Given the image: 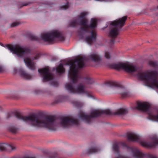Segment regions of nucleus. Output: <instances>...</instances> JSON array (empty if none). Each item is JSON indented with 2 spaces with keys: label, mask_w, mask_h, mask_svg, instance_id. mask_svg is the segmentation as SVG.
<instances>
[{
  "label": "nucleus",
  "mask_w": 158,
  "mask_h": 158,
  "mask_svg": "<svg viewBox=\"0 0 158 158\" xmlns=\"http://www.w3.org/2000/svg\"><path fill=\"white\" fill-rule=\"evenodd\" d=\"M15 116L19 120L28 122L31 126L44 127L51 131H56L59 125L66 128L72 125L79 124L78 120L69 117L57 118L53 116H40L33 114L24 116L19 113H16Z\"/></svg>",
  "instance_id": "obj_1"
},
{
  "label": "nucleus",
  "mask_w": 158,
  "mask_h": 158,
  "mask_svg": "<svg viewBox=\"0 0 158 158\" xmlns=\"http://www.w3.org/2000/svg\"><path fill=\"white\" fill-rule=\"evenodd\" d=\"M85 59L83 57L77 58L73 60H70L67 63L70 65L68 77L72 83H68L65 85L66 89L70 93L73 94H85L89 98H93V96L91 92L85 90L86 86L83 82L79 83L75 87V84L78 82L81 76L78 73V69L83 68L85 65Z\"/></svg>",
  "instance_id": "obj_2"
},
{
  "label": "nucleus",
  "mask_w": 158,
  "mask_h": 158,
  "mask_svg": "<svg viewBox=\"0 0 158 158\" xmlns=\"http://www.w3.org/2000/svg\"><path fill=\"white\" fill-rule=\"evenodd\" d=\"M87 14L85 12L81 13L77 16L78 19H74L70 22L69 26L70 27H75L77 25H81L82 27L79 28V30L77 31L78 35L80 38L83 39L84 38L85 32H88L89 29L91 28L92 30H94L97 26V19L94 18H92L89 25L87 24L88 20L85 18V16Z\"/></svg>",
  "instance_id": "obj_3"
},
{
  "label": "nucleus",
  "mask_w": 158,
  "mask_h": 158,
  "mask_svg": "<svg viewBox=\"0 0 158 158\" xmlns=\"http://www.w3.org/2000/svg\"><path fill=\"white\" fill-rule=\"evenodd\" d=\"M128 113L127 109L123 108L117 110L114 113H113L109 109L104 110H95L92 111L89 115L86 114L83 112H81L79 114V117L86 123L89 124L93 121L94 118H97L102 114H114L122 116L125 115Z\"/></svg>",
  "instance_id": "obj_4"
},
{
  "label": "nucleus",
  "mask_w": 158,
  "mask_h": 158,
  "mask_svg": "<svg viewBox=\"0 0 158 158\" xmlns=\"http://www.w3.org/2000/svg\"><path fill=\"white\" fill-rule=\"evenodd\" d=\"M136 76L139 80L145 81L147 86L158 89V72H157L155 71H139Z\"/></svg>",
  "instance_id": "obj_5"
},
{
  "label": "nucleus",
  "mask_w": 158,
  "mask_h": 158,
  "mask_svg": "<svg viewBox=\"0 0 158 158\" xmlns=\"http://www.w3.org/2000/svg\"><path fill=\"white\" fill-rule=\"evenodd\" d=\"M127 17L125 16L110 23L109 36L111 38L110 41L111 44L114 43L115 39L119 34L122 27L124 25Z\"/></svg>",
  "instance_id": "obj_6"
},
{
  "label": "nucleus",
  "mask_w": 158,
  "mask_h": 158,
  "mask_svg": "<svg viewBox=\"0 0 158 158\" xmlns=\"http://www.w3.org/2000/svg\"><path fill=\"white\" fill-rule=\"evenodd\" d=\"M136 108L139 110L147 113L148 114V118L149 119L158 121V110L155 108H152L149 103L138 102Z\"/></svg>",
  "instance_id": "obj_7"
},
{
  "label": "nucleus",
  "mask_w": 158,
  "mask_h": 158,
  "mask_svg": "<svg viewBox=\"0 0 158 158\" xmlns=\"http://www.w3.org/2000/svg\"><path fill=\"white\" fill-rule=\"evenodd\" d=\"M127 137L129 140L139 142L143 146L146 148L154 147L158 144V138L155 135L152 137L151 142H150L142 140L138 135L134 133H129Z\"/></svg>",
  "instance_id": "obj_8"
},
{
  "label": "nucleus",
  "mask_w": 158,
  "mask_h": 158,
  "mask_svg": "<svg viewBox=\"0 0 158 158\" xmlns=\"http://www.w3.org/2000/svg\"><path fill=\"white\" fill-rule=\"evenodd\" d=\"M41 38L45 42L52 43L56 39L60 41H63L64 38L62 33L57 30H53L50 32L42 33L41 35Z\"/></svg>",
  "instance_id": "obj_9"
},
{
  "label": "nucleus",
  "mask_w": 158,
  "mask_h": 158,
  "mask_svg": "<svg viewBox=\"0 0 158 158\" xmlns=\"http://www.w3.org/2000/svg\"><path fill=\"white\" fill-rule=\"evenodd\" d=\"M6 47L11 52L16 54L19 57H22L27 56L30 53V51L29 49L23 47L19 44H7Z\"/></svg>",
  "instance_id": "obj_10"
},
{
  "label": "nucleus",
  "mask_w": 158,
  "mask_h": 158,
  "mask_svg": "<svg viewBox=\"0 0 158 158\" xmlns=\"http://www.w3.org/2000/svg\"><path fill=\"white\" fill-rule=\"evenodd\" d=\"M109 66L110 68L117 70L122 69L129 73L137 70V67L127 63H113L109 64Z\"/></svg>",
  "instance_id": "obj_11"
},
{
  "label": "nucleus",
  "mask_w": 158,
  "mask_h": 158,
  "mask_svg": "<svg viewBox=\"0 0 158 158\" xmlns=\"http://www.w3.org/2000/svg\"><path fill=\"white\" fill-rule=\"evenodd\" d=\"M38 71L43 77V82L48 81L52 79V75L50 73L48 68H44L42 69H39Z\"/></svg>",
  "instance_id": "obj_12"
},
{
  "label": "nucleus",
  "mask_w": 158,
  "mask_h": 158,
  "mask_svg": "<svg viewBox=\"0 0 158 158\" xmlns=\"http://www.w3.org/2000/svg\"><path fill=\"white\" fill-rule=\"evenodd\" d=\"M14 71L15 73H16L18 71L21 76L24 79H31L32 78V76L31 75L26 72V71H24L22 68H20L18 69H14Z\"/></svg>",
  "instance_id": "obj_13"
},
{
  "label": "nucleus",
  "mask_w": 158,
  "mask_h": 158,
  "mask_svg": "<svg viewBox=\"0 0 158 158\" xmlns=\"http://www.w3.org/2000/svg\"><path fill=\"white\" fill-rule=\"evenodd\" d=\"M96 36L97 34L96 32L92 31H91V36H86L85 39V40L88 44H91L96 41Z\"/></svg>",
  "instance_id": "obj_14"
},
{
  "label": "nucleus",
  "mask_w": 158,
  "mask_h": 158,
  "mask_svg": "<svg viewBox=\"0 0 158 158\" xmlns=\"http://www.w3.org/2000/svg\"><path fill=\"white\" fill-rule=\"evenodd\" d=\"M24 61L27 66L31 70H34L35 69V63L33 60H31L29 58L27 57L24 59Z\"/></svg>",
  "instance_id": "obj_15"
},
{
  "label": "nucleus",
  "mask_w": 158,
  "mask_h": 158,
  "mask_svg": "<svg viewBox=\"0 0 158 158\" xmlns=\"http://www.w3.org/2000/svg\"><path fill=\"white\" fill-rule=\"evenodd\" d=\"M89 58L96 62H99L101 60V56L97 53H94L90 55Z\"/></svg>",
  "instance_id": "obj_16"
},
{
  "label": "nucleus",
  "mask_w": 158,
  "mask_h": 158,
  "mask_svg": "<svg viewBox=\"0 0 158 158\" xmlns=\"http://www.w3.org/2000/svg\"><path fill=\"white\" fill-rule=\"evenodd\" d=\"M7 148L10 149L12 151L16 149L15 147L12 145H8L4 143H0V150L5 151Z\"/></svg>",
  "instance_id": "obj_17"
},
{
  "label": "nucleus",
  "mask_w": 158,
  "mask_h": 158,
  "mask_svg": "<svg viewBox=\"0 0 158 158\" xmlns=\"http://www.w3.org/2000/svg\"><path fill=\"white\" fill-rule=\"evenodd\" d=\"M120 94L122 98H125L130 96V93L128 91L124 88L119 89Z\"/></svg>",
  "instance_id": "obj_18"
},
{
  "label": "nucleus",
  "mask_w": 158,
  "mask_h": 158,
  "mask_svg": "<svg viewBox=\"0 0 158 158\" xmlns=\"http://www.w3.org/2000/svg\"><path fill=\"white\" fill-rule=\"evenodd\" d=\"M105 84L106 86L109 87H111L112 86L120 87L121 86V85L119 83L115 81H107L106 82Z\"/></svg>",
  "instance_id": "obj_19"
},
{
  "label": "nucleus",
  "mask_w": 158,
  "mask_h": 158,
  "mask_svg": "<svg viewBox=\"0 0 158 158\" xmlns=\"http://www.w3.org/2000/svg\"><path fill=\"white\" fill-rule=\"evenodd\" d=\"M56 71L58 73L62 74L65 72V69L64 67L63 64H60L56 68Z\"/></svg>",
  "instance_id": "obj_20"
},
{
  "label": "nucleus",
  "mask_w": 158,
  "mask_h": 158,
  "mask_svg": "<svg viewBox=\"0 0 158 158\" xmlns=\"http://www.w3.org/2000/svg\"><path fill=\"white\" fill-rule=\"evenodd\" d=\"M99 149L97 147H93L89 148L87 150V153L88 154H92L98 152Z\"/></svg>",
  "instance_id": "obj_21"
},
{
  "label": "nucleus",
  "mask_w": 158,
  "mask_h": 158,
  "mask_svg": "<svg viewBox=\"0 0 158 158\" xmlns=\"http://www.w3.org/2000/svg\"><path fill=\"white\" fill-rule=\"evenodd\" d=\"M8 130L10 132L15 133L17 132L18 129L14 126L10 125L8 127Z\"/></svg>",
  "instance_id": "obj_22"
},
{
  "label": "nucleus",
  "mask_w": 158,
  "mask_h": 158,
  "mask_svg": "<svg viewBox=\"0 0 158 158\" xmlns=\"http://www.w3.org/2000/svg\"><path fill=\"white\" fill-rule=\"evenodd\" d=\"M65 0L66 2V3L65 5L60 6V9L61 10H65L69 7V2L67 0Z\"/></svg>",
  "instance_id": "obj_23"
},
{
  "label": "nucleus",
  "mask_w": 158,
  "mask_h": 158,
  "mask_svg": "<svg viewBox=\"0 0 158 158\" xmlns=\"http://www.w3.org/2000/svg\"><path fill=\"white\" fill-rule=\"evenodd\" d=\"M29 37L31 40L33 41H39L40 39L39 37L33 34H30L29 35Z\"/></svg>",
  "instance_id": "obj_24"
},
{
  "label": "nucleus",
  "mask_w": 158,
  "mask_h": 158,
  "mask_svg": "<svg viewBox=\"0 0 158 158\" xmlns=\"http://www.w3.org/2000/svg\"><path fill=\"white\" fill-rule=\"evenodd\" d=\"M113 150L117 153H119V146L117 143H114L113 147Z\"/></svg>",
  "instance_id": "obj_25"
},
{
  "label": "nucleus",
  "mask_w": 158,
  "mask_h": 158,
  "mask_svg": "<svg viewBox=\"0 0 158 158\" xmlns=\"http://www.w3.org/2000/svg\"><path fill=\"white\" fill-rule=\"evenodd\" d=\"M84 79L87 84H92L93 83V80L89 77H85Z\"/></svg>",
  "instance_id": "obj_26"
},
{
  "label": "nucleus",
  "mask_w": 158,
  "mask_h": 158,
  "mask_svg": "<svg viewBox=\"0 0 158 158\" xmlns=\"http://www.w3.org/2000/svg\"><path fill=\"white\" fill-rule=\"evenodd\" d=\"M148 64L150 66L154 67H156L158 65L157 63L155 61H150Z\"/></svg>",
  "instance_id": "obj_27"
},
{
  "label": "nucleus",
  "mask_w": 158,
  "mask_h": 158,
  "mask_svg": "<svg viewBox=\"0 0 158 158\" xmlns=\"http://www.w3.org/2000/svg\"><path fill=\"white\" fill-rule=\"evenodd\" d=\"M83 105V103L79 102H76L75 104V106L77 107H81Z\"/></svg>",
  "instance_id": "obj_28"
},
{
  "label": "nucleus",
  "mask_w": 158,
  "mask_h": 158,
  "mask_svg": "<svg viewBox=\"0 0 158 158\" xmlns=\"http://www.w3.org/2000/svg\"><path fill=\"white\" fill-rule=\"evenodd\" d=\"M19 24V23L18 22H15L12 23L11 24V27H14L18 25Z\"/></svg>",
  "instance_id": "obj_29"
},
{
  "label": "nucleus",
  "mask_w": 158,
  "mask_h": 158,
  "mask_svg": "<svg viewBox=\"0 0 158 158\" xmlns=\"http://www.w3.org/2000/svg\"><path fill=\"white\" fill-rule=\"evenodd\" d=\"M105 56L107 59H110V53L108 52H106L105 53Z\"/></svg>",
  "instance_id": "obj_30"
},
{
  "label": "nucleus",
  "mask_w": 158,
  "mask_h": 158,
  "mask_svg": "<svg viewBox=\"0 0 158 158\" xmlns=\"http://www.w3.org/2000/svg\"><path fill=\"white\" fill-rule=\"evenodd\" d=\"M12 114L11 113H8L7 114L6 116V118L8 119L9 118H10L12 116Z\"/></svg>",
  "instance_id": "obj_31"
},
{
  "label": "nucleus",
  "mask_w": 158,
  "mask_h": 158,
  "mask_svg": "<svg viewBox=\"0 0 158 158\" xmlns=\"http://www.w3.org/2000/svg\"><path fill=\"white\" fill-rule=\"evenodd\" d=\"M147 156L148 158H157L155 156L150 154H148Z\"/></svg>",
  "instance_id": "obj_32"
},
{
  "label": "nucleus",
  "mask_w": 158,
  "mask_h": 158,
  "mask_svg": "<svg viewBox=\"0 0 158 158\" xmlns=\"http://www.w3.org/2000/svg\"><path fill=\"white\" fill-rule=\"evenodd\" d=\"M40 53L37 54L34 57V59L36 60L39 58L40 56Z\"/></svg>",
  "instance_id": "obj_33"
},
{
  "label": "nucleus",
  "mask_w": 158,
  "mask_h": 158,
  "mask_svg": "<svg viewBox=\"0 0 158 158\" xmlns=\"http://www.w3.org/2000/svg\"><path fill=\"white\" fill-rule=\"evenodd\" d=\"M30 3V2H26V3H23L22 5V6L21 7H22V6H27L28 5H29V4Z\"/></svg>",
  "instance_id": "obj_34"
},
{
  "label": "nucleus",
  "mask_w": 158,
  "mask_h": 158,
  "mask_svg": "<svg viewBox=\"0 0 158 158\" xmlns=\"http://www.w3.org/2000/svg\"><path fill=\"white\" fill-rule=\"evenodd\" d=\"M4 71V69L3 68L0 66V73Z\"/></svg>",
  "instance_id": "obj_35"
},
{
  "label": "nucleus",
  "mask_w": 158,
  "mask_h": 158,
  "mask_svg": "<svg viewBox=\"0 0 158 158\" xmlns=\"http://www.w3.org/2000/svg\"><path fill=\"white\" fill-rule=\"evenodd\" d=\"M23 158H35V157H24Z\"/></svg>",
  "instance_id": "obj_36"
},
{
  "label": "nucleus",
  "mask_w": 158,
  "mask_h": 158,
  "mask_svg": "<svg viewBox=\"0 0 158 158\" xmlns=\"http://www.w3.org/2000/svg\"><path fill=\"white\" fill-rule=\"evenodd\" d=\"M60 102V101L57 100L56 101V103H58Z\"/></svg>",
  "instance_id": "obj_37"
},
{
  "label": "nucleus",
  "mask_w": 158,
  "mask_h": 158,
  "mask_svg": "<svg viewBox=\"0 0 158 158\" xmlns=\"http://www.w3.org/2000/svg\"><path fill=\"white\" fill-rule=\"evenodd\" d=\"M50 158H55V157L54 156H51L50 157Z\"/></svg>",
  "instance_id": "obj_38"
},
{
  "label": "nucleus",
  "mask_w": 158,
  "mask_h": 158,
  "mask_svg": "<svg viewBox=\"0 0 158 158\" xmlns=\"http://www.w3.org/2000/svg\"><path fill=\"white\" fill-rule=\"evenodd\" d=\"M2 109V108L0 106V110Z\"/></svg>",
  "instance_id": "obj_39"
},
{
  "label": "nucleus",
  "mask_w": 158,
  "mask_h": 158,
  "mask_svg": "<svg viewBox=\"0 0 158 158\" xmlns=\"http://www.w3.org/2000/svg\"><path fill=\"white\" fill-rule=\"evenodd\" d=\"M157 8H158V6H157Z\"/></svg>",
  "instance_id": "obj_40"
},
{
  "label": "nucleus",
  "mask_w": 158,
  "mask_h": 158,
  "mask_svg": "<svg viewBox=\"0 0 158 158\" xmlns=\"http://www.w3.org/2000/svg\"><path fill=\"white\" fill-rule=\"evenodd\" d=\"M2 45V44L1 43V45Z\"/></svg>",
  "instance_id": "obj_41"
}]
</instances>
